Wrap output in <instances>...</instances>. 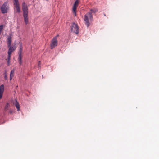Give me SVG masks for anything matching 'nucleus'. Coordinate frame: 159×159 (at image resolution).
Returning <instances> with one entry per match:
<instances>
[{
    "mask_svg": "<svg viewBox=\"0 0 159 159\" xmlns=\"http://www.w3.org/2000/svg\"><path fill=\"white\" fill-rule=\"evenodd\" d=\"M23 16L25 24L27 25L28 22V11L27 5L24 2L22 4Z\"/></svg>",
    "mask_w": 159,
    "mask_h": 159,
    "instance_id": "nucleus-1",
    "label": "nucleus"
},
{
    "mask_svg": "<svg viewBox=\"0 0 159 159\" xmlns=\"http://www.w3.org/2000/svg\"><path fill=\"white\" fill-rule=\"evenodd\" d=\"M92 19L93 16L91 12H89L85 15L84 20L88 27L90 25L89 20H92Z\"/></svg>",
    "mask_w": 159,
    "mask_h": 159,
    "instance_id": "nucleus-2",
    "label": "nucleus"
},
{
    "mask_svg": "<svg viewBox=\"0 0 159 159\" xmlns=\"http://www.w3.org/2000/svg\"><path fill=\"white\" fill-rule=\"evenodd\" d=\"M1 11L3 14L8 12L9 10V7L8 2L6 1L1 6Z\"/></svg>",
    "mask_w": 159,
    "mask_h": 159,
    "instance_id": "nucleus-3",
    "label": "nucleus"
},
{
    "mask_svg": "<svg viewBox=\"0 0 159 159\" xmlns=\"http://www.w3.org/2000/svg\"><path fill=\"white\" fill-rule=\"evenodd\" d=\"M9 48V49L8 52V56L7 59L6 60H7V65L9 66L10 63V61L11 59V55L12 52L14 51L16 48V47L15 46H10V47H8Z\"/></svg>",
    "mask_w": 159,
    "mask_h": 159,
    "instance_id": "nucleus-4",
    "label": "nucleus"
},
{
    "mask_svg": "<svg viewBox=\"0 0 159 159\" xmlns=\"http://www.w3.org/2000/svg\"><path fill=\"white\" fill-rule=\"evenodd\" d=\"M70 28L72 32L76 34H78L79 33V27L77 24L73 23Z\"/></svg>",
    "mask_w": 159,
    "mask_h": 159,
    "instance_id": "nucleus-5",
    "label": "nucleus"
},
{
    "mask_svg": "<svg viewBox=\"0 0 159 159\" xmlns=\"http://www.w3.org/2000/svg\"><path fill=\"white\" fill-rule=\"evenodd\" d=\"M14 13H20V4L18 0H14Z\"/></svg>",
    "mask_w": 159,
    "mask_h": 159,
    "instance_id": "nucleus-6",
    "label": "nucleus"
},
{
    "mask_svg": "<svg viewBox=\"0 0 159 159\" xmlns=\"http://www.w3.org/2000/svg\"><path fill=\"white\" fill-rule=\"evenodd\" d=\"M59 36V35H57L56 36L54 37L52 40L50 44L51 49H53L55 46H57L58 44V41L57 39V37Z\"/></svg>",
    "mask_w": 159,
    "mask_h": 159,
    "instance_id": "nucleus-7",
    "label": "nucleus"
},
{
    "mask_svg": "<svg viewBox=\"0 0 159 159\" xmlns=\"http://www.w3.org/2000/svg\"><path fill=\"white\" fill-rule=\"evenodd\" d=\"M79 2V0H76L75 2L74 6L73 7V12L74 14L75 15H76V10L78 6Z\"/></svg>",
    "mask_w": 159,
    "mask_h": 159,
    "instance_id": "nucleus-8",
    "label": "nucleus"
},
{
    "mask_svg": "<svg viewBox=\"0 0 159 159\" xmlns=\"http://www.w3.org/2000/svg\"><path fill=\"white\" fill-rule=\"evenodd\" d=\"M4 90V86L3 84L0 86V100L2 99L3 96Z\"/></svg>",
    "mask_w": 159,
    "mask_h": 159,
    "instance_id": "nucleus-9",
    "label": "nucleus"
},
{
    "mask_svg": "<svg viewBox=\"0 0 159 159\" xmlns=\"http://www.w3.org/2000/svg\"><path fill=\"white\" fill-rule=\"evenodd\" d=\"M11 39L12 37L11 36L8 37L7 38V42L8 47H10L11 46Z\"/></svg>",
    "mask_w": 159,
    "mask_h": 159,
    "instance_id": "nucleus-10",
    "label": "nucleus"
},
{
    "mask_svg": "<svg viewBox=\"0 0 159 159\" xmlns=\"http://www.w3.org/2000/svg\"><path fill=\"white\" fill-rule=\"evenodd\" d=\"M19 54V57H18V59L19 61V64L20 65L22 64V53H21V52L20 53H18Z\"/></svg>",
    "mask_w": 159,
    "mask_h": 159,
    "instance_id": "nucleus-11",
    "label": "nucleus"
},
{
    "mask_svg": "<svg viewBox=\"0 0 159 159\" xmlns=\"http://www.w3.org/2000/svg\"><path fill=\"white\" fill-rule=\"evenodd\" d=\"M10 107V105L9 103H7L4 108V110L6 111L7 110H8L9 108Z\"/></svg>",
    "mask_w": 159,
    "mask_h": 159,
    "instance_id": "nucleus-12",
    "label": "nucleus"
},
{
    "mask_svg": "<svg viewBox=\"0 0 159 159\" xmlns=\"http://www.w3.org/2000/svg\"><path fill=\"white\" fill-rule=\"evenodd\" d=\"M14 71H15L14 70V69H13L12 70H11V73H10V80H11V79H12V77H13V76H14Z\"/></svg>",
    "mask_w": 159,
    "mask_h": 159,
    "instance_id": "nucleus-13",
    "label": "nucleus"
},
{
    "mask_svg": "<svg viewBox=\"0 0 159 159\" xmlns=\"http://www.w3.org/2000/svg\"><path fill=\"white\" fill-rule=\"evenodd\" d=\"M90 12H91V13L92 14V13H95L98 12V10L96 8H94L92 9H91L90 10Z\"/></svg>",
    "mask_w": 159,
    "mask_h": 159,
    "instance_id": "nucleus-14",
    "label": "nucleus"
},
{
    "mask_svg": "<svg viewBox=\"0 0 159 159\" xmlns=\"http://www.w3.org/2000/svg\"><path fill=\"white\" fill-rule=\"evenodd\" d=\"M15 106L16 107V108L17 109V110L18 111H20V106L19 103L17 101H16V103L15 104Z\"/></svg>",
    "mask_w": 159,
    "mask_h": 159,
    "instance_id": "nucleus-15",
    "label": "nucleus"
},
{
    "mask_svg": "<svg viewBox=\"0 0 159 159\" xmlns=\"http://www.w3.org/2000/svg\"><path fill=\"white\" fill-rule=\"evenodd\" d=\"M23 48L22 47V46L21 45H20V49L19 52L18 53H20L21 52V53H22V50Z\"/></svg>",
    "mask_w": 159,
    "mask_h": 159,
    "instance_id": "nucleus-16",
    "label": "nucleus"
},
{
    "mask_svg": "<svg viewBox=\"0 0 159 159\" xmlns=\"http://www.w3.org/2000/svg\"><path fill=\"white\" fill-rule=\"evenodd\" d=\"M41 64V62L40 61H39L38 63V67H40V65Z\"/></svg>",
    "mask_w": 159,
    "mask_h": 159,
    "instance_id": "nucleus-17",
    "label": "nucleus"
},
{
    "mask_svg": "<svg viewBox=\"0 0 159 159\" xmlns=\"http://www.w3.org/2000/svg\"><path fill=\"white\" fill-rule=\"evenodd\" d=\"M12 111L10 110L9 111V113H10V114H11L12 113Z\"/></svg>",
    "mask_w": 159,
    "mask_h": 159,
    "instance_id": "nucleus-18",
    "label": "nucleus"
},
{
    "mask_svg": "<svg viewBox=\"0 0 159 159\" xmlns=\"http://www.w3.org/2000/svg\"><path fill=\"white\" fill-rule=\"evenodd\" d=\"M5 79H6V78H7V76H6H6H5Z\"/></svg>",
    "mask_w": 159,
    "mask_h": 159,
    "instance_id": "nucleus-19",
    "label": "nucleus"
}]
</instances>
